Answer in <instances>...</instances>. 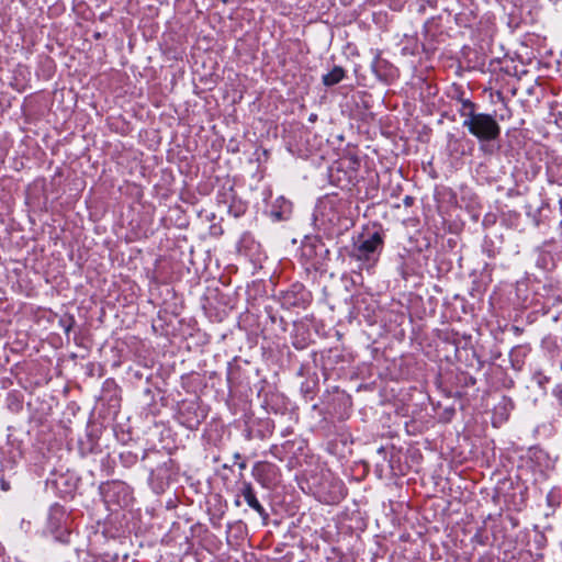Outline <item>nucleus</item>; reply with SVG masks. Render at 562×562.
<instances>
[{"label": "nucleus", "mask_w": 562, "mask_h": 562, "mask_svg": "<svg viewBox=\"0 0 562 562\" xmlns=\"http://www.w3.org/2000/svg\"><path fill=\"white\" fill-rule=\"evenodd\" d=\"M462 126L467 127L480 143L495 140L501 135L499 124L491 114L486 113L471 115L469 120L463 121Z\"/></svg>", "instance_id": "1"}, {"label": "nucleus", "mask_w": 562, "mask_h": 562, "mask_svg": "<svg viewBox=\"0 0 562 562\" xmlns=\"http://www.w3.org/2000/svg\"><path fill=\"white\" fill-rule=\"evenodd\" d=\"M427 395L436 408L442 409V418L447 422L452 418L457 409H464L465 404L458 390L453 392V389H431Z\"/></svg>", "instance_id": "2"}, {"label": "nucleus", "mask_w": 562, "mask_h": 562, "mask_svg": "<svg viewBox=\"0 0 562 562\" xmlns=\"http://www.w3.org/2000/svg\"><path fill=\"white\" fill-rule=\"evenodd\" d=\"M384 236L380 232L369 234L367 238L353 244L349 256L358 261L375 262L383 249Z\"/></svg>", "instance_id": "3"}, {"label": "nucleus", "mask_w": 562, "mask_h": 562, "mask_svg": "<svg viewBox=\"0 0 562 562\" xmlns=\"http://www.w3.org/2000/svg\"><path fill=\"white\" fill-rule=\"evenodd\" d=\"M42 389H31L26 405L31 412V419L42 424L52 413L54 398L47 394H41Z\"/></svg>", "instance_id": "4"}, {"label": "nucleus", "mask_w": 562, "mask_h": 562, "mask_svg": "<svg viewBox=\"0 0 562 562\" xmlns=\"http://www.w3.org/2000/svg\"><path fill=\"white\" fill-rule=\"evenodd\" d=\"M252 368L248 361H240L235 358L228 363L227 368V381L231 386H243L250 383L249 376L252 373Z\"/></svg>", "instance_id": "5"}, {"label": "nucleus", "mask_w": 562, "mask_h": 562, "mask_svg": "<svg viewBox=\"0 0 562 562\" xmlns=\"http://www.w3.org/2000/svg\"><path fill=\"white\" fill-rule=\"evenodd\" d=\"M239 495L243 496L247 505L262 518L263 524H267L269 519V514L257 498L256 492L250 482H243L241 487L239 490Z\"/></svg>", "instance_id": "6"}, {"label": "nucleus", "mask_w": 562, "mask_h": 562, "mask_svg": "<svg viewBox=\"0 0 562 562\" xmlns=\"http://www.w3.org/2000/svg\"><path fill=\"white\" fill-rule=\"evenodd\" d=\"M297 375L305 376L306 380L302 381V385L306 386H318V384L326 381L325 371L322 368H318L315 363H306L302 364L297 371Z\"/></svg>", "instance_id": "7"}, {"label": "nucleus", "mask_w": 562, "mask_h": 562, "mask_svg": "<svg viewBox=\"0 0 562 562\" xmlns=\"http://www.w3.org/2000/svg\"><path fill=\"white\" fill-rule=\"evenodd\" d=\"M346 76V71L340 66H335L329 72L323 75L322 82L326 87H333L339 83Z\"/></svg>", "instance_id": "8"}, {"label": "nucleus", "mask_w": 562, "mask_h": 562, "mask_svg": "<svg viewBox=\"0 0 562 562\" xmlns=\"http://www.w3.org/2000/svg\"><path fill=\"white\" fill-rule=\"evenodd\" d=\"M23 402L24 396L18 390H13L8 394L7 405L11 412H20L23 407Z\"/></svg>", "instance_id": "9"}, {"label": "nucleus", "mask_w": 562, "mask_h": 562, "mask_svg": "<svg viewBox=\"0 0 562 562\" xmlns=\"http://www.w3.org/2000/svg\"><path fill=\"white\" fill-rule=\"evenodd\" d=\"M548 177L551 183L562 186V162L557 160L548 165Z\"/></svg>", "instance_id": "10"}, {"label": "nucleus", "mask_w": 562, "mask_h": 562, "mask_svg": "<svg viewBox=\"0 0 562 562\" xmlns=\"http://www.w3.org/2000/svg\"><path fill=\"white\" fill-rule=\"evenodd\" d=\"M171 459H168L164 463L159 464L156 469H150V477L156 476L159 480L168 479L170 474Z\"/></svg>", "instance_id": "11"}, {"label": "nucleus", "mask_w": 562, "mask_h": 562, "mask_svg": "<svg viewBox=\"0 0 562 562\" xmlns=\"http://www.w3.org/2000/svg\"><path fill=\"white\" fill-rule=\"evenodd\" d=\"M475 109H476V104L474 102H472L469 99H462L459 113L462 117H464V120H469L471 117V115L477 114L475 112Z\"/></svg>", "instance_id": "12"}, {"label": "nucleus", "mask_w": 562, "mask_h": 562, "mask_svg": "<svg viewBox=\"0 0 562 562\" xmlns=\"http://www.w3.org/2000/svg\"><path fill=\"white\" fill-rule=\"evenodd\" d=\"M283 205L281 206V210H272L271 211V217L274 221H284L288 220L291 213V203L282 199Z\"/></svg>", "instance_id": "13"}, {"label": "nucleus", "mask_w": 562, "mask_h": 562, "mask_svg": "<svg viewBox=\"0 0 562 562\" xmlns=\"http://www.w3.org/2000/svg\"><path fill=\"white\" fill-rule=\"evenodd\" d=\"M59 326L64 329L65 334L68 335L72 327L75 326V318L72 315H64L59 319Z\"/></svg>", "instance_id": "14"}, {"label": "nucleus", "mask_w": 562, "mask_h": 562, "mask_svg": "<svg viewBox=\"0 0 562 562\" xmlns=\"http://www.w3.org/2000/svg\"><path fill=\"white\" fill-rule=\"evenodd\" d=\"M263 467H265V463L263 462H256L252 467V470H251V474L254 476V479L261 483L263 485Z\"/></svg>", "instance_id": "15"}, {"label": "nucleus", "mask_w": 562, "mask_h": 562, "mask_svg": "<svg viewBox=\"0 0 562 562\" xmlns=\"http://www.w3.org/2000/svg\"><path fill=\"white\" fill-rule=\"evenodd\" d=\"M472 541H474L481 546H485L487 543V537L484 536L482 528L477 529V531L475 532V535L472 538Z\"/></svg>", "instance_id": "16"}, {"label": "nucleus", "mask_w": 562, "mask_h": 562, "mask_svg": "<svg viewBox=\"0 0 562 562\" xmlns=\"http://www.w3.org/2000/svg\"><path fill=\"white\" fill-rule=\"evenodd\" d=\"M554 395L558 398L560 405H562V389H554Z\"/></svg>", "instance_id": "17"}, {"label": "nucleus", "mask_w": 562, "mask_h": 562, "mask_svg": "<svg viewBox=\"0 0 562 562\" xmlns=\"http://www.w3.org/2000/svg\"><path fill=\"white\" fill-rule=\"evenodd\" d=\"M403 202H404V204H405L406 206H411V205H413V203H414V198H412V196L407 195V196H405V199H404V201H403Z\"/></svg>", "instance_id": "18"}, {"label": "nucleus", "mask_w": 562, "mask_h": 562, "mask_svg": "<svg viewBox=\"0 0 562 562\" xmlns=\"http://www.w3.org/2000/svg\"><path fill=\"white\" fill-rule=\"evenodd\" d=\"M334 393H335L338 397H341V398L346 396L345 392H344V391H341V392H340V390H339L338 387H335V389H334Z\"/></svg>", "instance_id": "19"}, {"label": "nucleus", "mask_w": 562, "mask_h": 562, "mask_svg": "<svg viewBox=\"0 0 562 562\" xmlns=\"http://www.w3.org/2000/svg\"><path fill=\"white\" fill-rule=\"evenodd\" d=\"M317 114L316 113H311L310 116H308V122L310 123H315L317 121Z\"/></svg>", "instance_id": "20"}, {"label": "nucleus", "mask_w": 562, "mask_h": 562, "mask_svg": "<svg viewBox=\"0 0 562 562\" xmlns=\"http://www.w3.org/2000/svg\"><path fill=\"white\" fill-rule=\"evenodd\" d=\"M519 351H520V348H519V347L514 348V349L512 350V352H510V357H512V359H513L516 355H518V353H519Z\"/></svg>", "instance_id": "21"}, {"label": "nucleus", "mask_w": 562, "mask_h": 562, "mask_svg": "<svg viewBox=\"0 0 562 562\" xmlns=\"http://www.w3.org/2000/svg\"><path fill=\"white\" fill-rule=\"evenodd\" d=\"M1 487H2L3 491H8L9 490V484L5 481H1Z\"/></svg>", "instance_id": "22"}, {"label": "nucleus", "mask_w": 562, "mask_h": 562, "mask_svg": "<svg viewBox=\"0 0 562 562\" xmlns=\"http://www.w3.org/2000/svg\"><path fill=\"white\" fill-rule=\"evenodd\" d=\"M246 467H247V464H246V462H244V461H243V462H240V463H238V468H239V470H240V471L245 470V469H246Z\"/></svg>", "instance_id": "23"}, {"label": "nucleus", "mask_w": 562, "mask_h": 562, "mask_svg": "<svg viewBox=\"0 0 562 562\" xmlns=\"http://www.w3.org/2000/svg\"><path fill=\"white\" fill-rule=\"evenodd\" d=\"M239 497H240V495L238 494V495H237V498H236V499H235V502H234L235 506H237V507H239V506H240V504H241V503H240Z\"/></svg>", "instance_id": "24"}, {"label": "nucleus", "mask_w": 562, "mask_h": 562, "mask_svg": "<svg viewBox=\"0 0 562 562\" xmlns=\"http://www.w3.org/2000/svg\"><path fill=\"white\" fill-rule=\"evenodd\" d=\"M557 231L562 235V220L559 222Z\"/></svg>", "instance_id": "25"}, {"label": "nucleus", "mask_w": 562, "mask_h": 562, "mask_svg": "<svg viewBox=\"0 0 562 562\" xmlns=\"http://www.w3.org/2000/svg\"><path fill=\"white\" fill-rule=\"evenodd\" d=\"M542 266H543L544 268H547V269H550V267H549V265H548V262H547V260H546V258H544V257L542 258Z\"/></svg>", "instance_id": "26"}, {"label": "nucleus", "mask_w": 562, "mask_h": 562, "mask_svg": "<svg viewBox=\"0 0 562 562\" xmlns=\"http://www.w3.org/2000/svg\"><path fill=\"white\" fill-rule=\"evenodd\" d=\"M376 452L380 453V454H385V448L384 447H380Z\"/></svg>", "instance_id": "27"}, {"label": "nucleus", "mask_w": 562, "mask_h": 562, "mask_svg": "<svg viewBox=\"0 0 562 562\" xmlns=\"http://www.w3.org/2000/svg\"><path fill=\"white\" fill-rule=\"evenodd\" d=\"M240 457H241V456H240V453H239V452L234 453V459H235V460L240 459Z\"/></svg>", "instance_id": "28"}, {"label": "nucleus", "mask_w": 562, "mask_h": 562, "mask_svg": "<svg viewBox=\"0 0 562 562\" xmlns=\"http://www.w3.org/2000/svg\"><path fill=\"white\" fill-rule=\"evenodd\" d=\"M0 562H7L5 557L0 554Z\"/></svg>", "instance_id": "29"}, {"label": "nucleus", "mask_w": 562, "mask_h": 562, "mask_svg": "<svg viewBox=\"0 0 562 562\" xmlns=\"http://www.w3.org/2000/svg\"><path fill=\"white\" fill-rule=\"evenodd\" d=\"M147 456H148V452H147V451H145V452H144V456H143V460H144Z\"/></svg>", "instance_id": "30"}]
</instances>
